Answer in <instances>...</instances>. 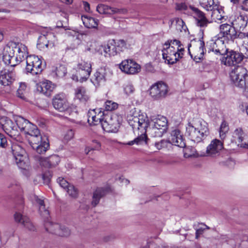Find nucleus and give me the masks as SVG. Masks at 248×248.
I'll list each match as a JSON object with an SVG mask.
<instances>
[{"label":"nucleus","instance_id":"obj_1","mask_svg":"<svg viewBox=\"0 0 248 248\" xmlns=\"http://www.w3.org/2000/svg\"><path fill=\"white\" fill-rule=\"evenodd\" d=\"M129 124L132 127L134 132L139 136L133 140L126 143L128 145L134 144L140 145L146 143V133L147 132L153 137H161L168 129V120L165 116L157 115L151 119V127L149 126V121L146 115L137 112L129 114L127 116Z\"/></svg>","mask_w":248,"mask_h":248},{"label":"nucleus","instance_id":"obj_2","mask_svg":"<svg viewBox=\"0 0 248 248\" xmlns=\"http://www.w3.org/2000/svg\"><path fill=\"white\" fill-rule=\"evenodd\" d=\"M121 117L112 113H105L102 108L90 110L88 113V122L91 124L101 123L103 129L107 132H117L120 127Z\"/></svg>","mask_w":248,"mask_h":248},{"label":"nucleus","instance_id":"obj_3","mask_svg":"<svg viewBox=\"0 0 248 248\" xmlns=\"http://www.w3.org/2000/svg\"><path fill=\"white\" fill-rule=\"evenodd\" d=\"M27 53L25 45L10 42L3 48L2 60L6 65L13 67L20 63Z\"/></svg>","mask_w":248,"mask_h":248},{"label":"nucleus","instance_id":"obj_4","mask_svg":"<svg viewBox=\"0 0 248 248\" xmlns=\"http://www.w3.org/2000/svg\"><path fill=\"white\" fill-rule=\"evenodd\" d=\"M209 133L207 123L200 118H194L186 126V135L194 142H201Z\"/></svg>","mask_w":248,"mask_h":248},{"label":"nucleus","instance_id":"obj_5","mask_svg":"<svg viewBox=\"0 0 248 248\" xmlns=\"http://www.w3.org/2000/svg\"><path fill=\"white\" fill-rule=\"evenodd\" d=\"M230 78L233 85L240 89H244L248 84V72L242 66H237L231 71Z\"/></svg>","mask_w":248,"mask_h":248},{"label":"nucleus","instance_id":"obj_6","mask_svg":"<svg viewBox=\"0 0 248 248\" xmlns=\"http://www.w3.org/2000/svg\"><path fill=\"white\" fill-rule=\"evenodd\" d=\"M180 41L178 40H169L163 46L162 49V56L165 62L168 64H173L178 61L177 51L174 45H178Z\"/></svg>","mask_w":248,"mask_h":248},{"label":"nucleus","instance_id":"obj_7","mask_svg":"<svg viewBox=\"0 0 248 248\" xmlns=\"http://www.w3.org/2000/svg\"><path fill=\"white\" fill-rule=\"evenodd\" d=\"M29 142L32 148L38 154L45 153L49 146L47 140L43 138L39 131L38 134H34L28 138Z\"/></svg>","mask_w":248,"mask_h":248},{"label":"nucleus","instance_id":"obj_8","mask_svg":"<svg viewBox=\"0 0 248 248\" xmlns=\"http://www.w3.org/2000/svg\"><path fill=\"white\" fill-rule=\"evenodd\" d=\"M14 120L16 123L17 129L19 128L21 131H24V132L28 134L30 137L34 134H39V130L37 126L23 117L20 116H16L15 117Z\"/></svg>","mask_w":248,"mask_h":248},{"label":"nucleus","instance_id":"obj_9","mask_svg":"<svg viewBox=\"0 0 248 248\" xmlns=\"http://www.w3.org/2000/svg\"><path fill=\"white\" fill-rule=\"evenodd\" d=\"M219 35L227 41L233 42L237 38H242L244 33H237L234 26L232 25L225 23L220 25Z\"/></svg>","mask_w":248,"mask_h":248},{"label":"nucleus","instance_id":"obj_10","mask_svg":"<svg viewBox=\"0 0 248 248\" xmlns=\"http://www.w3.org/2000/svg\"><path fill=\"white\" fill-rule=\"evenodd\" d=\"M42 60L38 56L31 55L26 57L27 72L30 73L32 75L40 74L42 70Z\"/></svg>","mask_w":248,"mask_h":248},{"label":"nucleus","instance_id":"obj_11","mask_svg":"<svg viewBox=\"0 0 248 248\" xmlns=\"http://www.w3.org/2000/svg\"><path fill=\"white\" fill-rule=\"evenodd\" d=\"M169 91L168 85L162 81H158L152 85L150 88V94L154 99H159L166 97Z\"/></svg>","mask_w":248,"mask_h":248},{"label":"nucleus","instance_id":"obj_12","mask_svg":"<svg viewBox=\"0 0 248 248\" xmlns=\"http://www.w3.org/2000/svg\"><path fill=\"white\" fill-rule=\"evenodd\" d=\"M52 104L56 109L70 114L71 108L64 94L56 95L53 99Z\"/></svg>","mask_w":248,"mask_h":248},{"label":"nucleus","instance_id":"obj_13","mask_svg":"<svg viewBox=\"0 0 248 248\" xmlns=\"http://www.w3.org/2000/svg\"><path fill=\"white\" fill-rule=\"evenodd\" d=\"M191 45L189 44L188 46V51L191 57L193 58V59L196 62H199L203 57L204 53L206 51L205 48V44L202 40L199 39L195 42L193 47L192 49V51L190 49Z\"/></svg>","mask_w":248,"mask_h":248},{"label":"nucleus","instance_id":"obj_14","mask_svg":"<svg viewBox=\"0 0 248 248\" xmlns=\"http://www.w3.org/2000/svg\"><path fill=\"white\" fill-rule=\"evenodd\" d=\"M224 56L221 59L222 64L226 66L235 65L243 60L244 55L232 50H228Z\"/></svg>","mask_w":248,"mask_h":248},{"label":"nucleus","instance_id":"obj_15","mask_svg":"<svg viewBox=\"0 0 248 248\" xmlns=\"http://www.w3.org/2000/svg\"><path fill=\"white\" fill-rule=\"evenodd\" d=\"M80 75V82L86 81L92 72V65L90 62L81 60L79 61L75 68Z\"/></svg>","mask_w":248,"mask_h":248},{"label":"nucleus","instance_id":"obj_16","mask_svg":"<svg viewBox=\"0 0 248 248\" xmlns=\"http://www.w3.org/2000/svg\"><path fill=\"white\" fill-rule=\"evenodd\" d=\"M223 149V142L219 140L214 139L206 147V156L216 157L219 155L220 152Z\"/></svg>","mask_w":248,"mask_h":248},{"label":"nucleus","instance_id":"obj_17","mask_svg":"<svg viewBox=\"0 0 248 248\" xmlns=\"http://www.w3.org/2000/svg\"><path fill=\"white\" fill-rule=\"evenodd\" d=\"M0 125L5 132L11 137L18 134L17 126L11 120L6 117L0 118Z\"/></svg>","mask_w":248,"mask_h":248},{"label":"nucleus","instance_id":"obj_18","mask_svg":"<svg viewBox=\"0 0 248 248\" xmlns=\"http://www.w3.org/2000/svg\"><path fill=\"white\" fill-rule=\"evenodd\" d=\"M120 69L127 74H135L140 71V66L132 60L123 61L120 64Z\"/></svg>","mask_w":248,"mask_h":248},{"label":"nucleus","instance_id":"obj_19","mask_svg":"<svg viewBox=\"0 0 248 248\" xmlns=\"http://www.w3.org/2000/svg\"><path fill=\"white\" fill-rule=\"evenodd\" d=\"M189 8L193 12L192 14L196 21V25L201 28L207 27L210 23V21L207 19L204 13L192 6H190Z\"/></svg>","mask_w":248,"mask_h":248},{"label":"nucleus","instance_id":"obj_20","mask_svg":"<svg viewBox=\"0 0 248 248\" xmlns=\"http://www.w3.org/2000/svg\"><path fill=\"white\" fill-rule=\"evenodd\" d=\"M210 44L212 47L210 51L217 55H224L229 50L226 48L224 41L222 40V38H218L215 41H211Z\"/></svg>","mask_w":248,"mask_h":248},{"label":"nucleus","instance_id":"obj_21","mask_svg":"<svg viewBox=\"0 0 248 248\" xmlns=\"http://www.w3.org/2000/svg\"><path fill=\"white\" fill-rule=\"evenodd\" d=\"M38 160L40 165L46 168L54 167L60 162V157L56 155L47 157H39Z\"/></svg>","mask_w":248,"mask_h":248},{"label":"nucleus","instance_id":"obj_22","mask_svg":"<svg viewBox=\"0 0 248 248\" xmlns=\"http://www.w3.org/2000/svg\"><path fill=\"white\" fill-rule=\"evenodd\" d=\"M170 144L183 148L185 146V143L183 138L181 131L178 129L171 131L170 136L169 138Z\"/></svg>","mask_w":248,"mask_h":248},{"label":"nucleus","instance_id":"obj_23","mask_svg":"<svg viewBox=\"0 0 248 248\" xmlns=\"http://www.w3.org/2000/svg\"><path fill=\"white\" fill-rule=\"evenodd\" d=\"M248 18L246 15L240 14L236 16L232 20V24L240 31H244L248 24Z\"/></svg>","mask_w":248,"mask_h":248},{"label":"nucleus","instance_id":"obj_24","mask_svg":"<svg viewBox=\"0 0 248 248\" xmlns=\"http://www.w3.org/2000/svg\"><path fill=\"white\" fill-rule=\"evenodd\" d=\"M15 80V74L12 72H1L0 74V84L3 86L11 85Z\"/></svg>","mask_w":248,"mask_h":248},{"label":"nucleus","instance_id":"obj_25","mask_svg":"<svg viewBox=\"0 0 248 248\" xmlns=\"http://www.w3.org/2000/svg\"><path fill=\"white\" fill-rule=\"evenodd\" d=\"M31 200L33 202H36L39 205V211L41 216L47 218L49 215V211L46 208L44 200L39 198L35 195L31 196Z\"/></svg>","mask_w":248,"mask_h":248},{"label":"nucleus","instance_id":"obj_26","mask_svg":"<svg viewBox=\"0 0 248 248\" xmlns=\"http://www.w3.org/2000/svg\"><path fill=\"white\" fill-rule=\"evenodd\" d=\"M106 70L101 68L98 69L94 75L93 82L94 85H100L103 84L106 81Z\"/></svg>","mask_w":248,"mask_h":248},{"label":"nucleus","instance_id":"obj_27","mask_svg":"<svg viewBox=\"0 0 248 248\" xmlns=\"http://www.w3.org/2000/svg\"><path fill=\"white\" fill-rule=\"evenodd\" d=\"M75 97L82 103H85L89 99V96L84 87L80 86L75 90Z\"/></svg>","mask_w":248,"mask_h":248},{"label":"nucleus","instance_id":"obj_28","mask_svg":"<svg viewBox=\"0 0 248 248\" xmlns=\"http://www.w3.org/2000/svg\"><path fill=\"white\" fill-rule=\"evenodd\" d=\"M40 92L46 96H49L55 88V85L48 80H45L40 83Z\"/></svg>","mask_w":248,"mask_h":248},{"label":"nucleus","instance_id":"obj_29","mask_svg":"<svg viewBox=\"0 0 248 248\" xmlns=\"http://www.w3.org/2000/svg\"><path fill=\"white\" fill-rule=\"evenodd\" d=\"M15 159L19 168L25 170H29V159L26 152H25V154L15 158Z\"/></svg>","mask_w":248,"mask_h":248},{"label":"nucleus","instance_id":"obj_30","mask_svg":"<svg viewBox=\"0 0 248 248\" xmlns=\"http://www.w3.org/2000/svg\"><path fill=\"white\" fill-rule=\"evenodd\" d=\"M118 54V53L115 45V40L111 39L108 40L106 44V48H105V56H114Z\"/></svg>","mask_w":248,"mask_h":248},{"label":"nucleus","instance_id":"obj_31","mask_svg":"<svg viewBox=\"0 0 248 248\" xmlns=\"http://www.w3.org/2000/svg\"><path fill=\"white\" fill-rule=\"evenodd\" d=\"M81 19L83 24L87 28H96L98 25V20L93 17L83 16Z\"/></svg>","mask_w":248,"mask_h":248},{"label":"nucleus","instance_id":"obj_32","mask_svg":"<svg viewBox=\"0 0 248 248\" xmlns=\"http://www.w3.org/2000/svg\"><path fill=\"white\" fill-rule=\"evenodd\" d=\"M212 17L214 19L217 21H222L224 19V12L222 7L217 5V7H215L212 10Z\"/></svg>","mask_w":248,"mask_h":248},{"label":"nucleus","instance_id":"obj_33","mask_svg":"<svg viewBox=\"0 0 248 248\" xmlns=\"http://www.w3.org/2000/svg\"><path fill=\"white\" fill-rule=\"evenodd\" d=\"M245 136V134L242 128L240 127L237 128L232 133V140L238 144L243 141Z\"/></svg>","mask_w":248,"mask_h":248},{"label":"nucleus","instance_id":"obj_34","mask_svg":"<svg viewBox=\"0 0 248 248\" xmlns=\"http://www.w3.org/2000/svg\"><path fill=\"white\" fill-rule=\"evenodd\" d=\"M105 194V190L102 188H98L95 190L93 193V200L92 201V205L93 206H96L100 200V199Z\"/></svg>","mask_w":248,"mask_h":248},{"label":"nucleus","instance_id":"obj_35","mask_svg":"<svg viewBox=\"0 0 248 248\" xmlns=\"http://www.w3.org/2000/svg\"><path fill=\"white\" fill-rule=\"evenodd\" d=\"M105 48H106V44L104 45H99L94 42L92 44L91 47L88 48V50L92 52H97L99 54L105 56Z\"/></svg>","mask_w":248,"mask_h":248},{"label":"nucleus","instance_id":"obj_36","mask_svg":"<svg viewBox=\"0 0 248 248\" xmlns=\"http://www.w3.org/2000/svg\"><path fill=\"white\" fill-rule=\"evenodd\" d=\"M200 5L207 11H212L217 7L214 0H199Z\"/></svg>","mask_w":248,"mask_h":248},{"label":"nucleus","instance_id":"obj_37","mask_svg":"<svg viewBox=\"0 0 248 248\" xmlns=\"http://www.w3.org/2000/svg\"><path fill=\"white\" fill-rule=\"evenodd\" d=\"M96 11L100 14L113 15V7L100 4L97 5Z\"/></svg>","mask_w":248,"mask_h":248},{"label":"nucleus","instance_id":"obj_38","mask_svg":"<svg viewBox=\"0 0 248 248\" xmlns=\"http://www.w3.org/2000/svg\"><path fill=\"white\" fill-rule=\"evenodd\" d=\"M56 75L59 78L64 77L67 73V69L65 65L62 64L57 65L53 70Z\"/></svg>","mask_w":248,"mask_h":248},{"label":"nucleus","instance_id":"obj_39","mask_svg":"<svg viewBox=\"0 0 248 248\" xmlns=\"http://www.w3.org/2000/svg\"><path fill=\"white\" fill-rule=\"evenodd\" d=\"M11 148L14 158L22 155V154H25V152H26L25 150L18 144H13Z\"/></svg>","mask_w":248,"mask_h":248},{"label":"nucleus","instance_id":"obj_40","mask_svg":"<svg viewBox=\"0 0 248 248\" xmlns=\"http://www.w3.org/2000/svg\"><path fill=\"white\" fill-rule=\"evenodd\" d=\"M229 127L228 124L225 121L222 122L219 130V137L221 140H224L226 137V134L229 131Z\"/></svg>","mask_w":248,"mask_h":248},{"label":"nucleus","instance_id":"obj_41","mask_svg":"<svg viewBox=\"0 0 248 248\" xmlns=\"http://www.w3.org/2000/svg\"><path fill=\"white\" fill-rule=\"evenodd\" d=\"M61 226L58 223L48 222L46 224L45 227L47 232L57 235V230H59Z\"/></svg>","mask_w":248,"mask_h":248},{"label":"nucleus","instance_id":"obj_42","mask_svg":"<svg viewBox=\"0 0 248 248\" xmlns=\"http://www.w3.org/2000/svg\"><path fill=\"white\" fill-rule=\"evenodd\" d=\"M27 85L25 83L21 82L17 91V96L22 99H26Z\"/></svg>","mask_w":248,"mask_h":248},{"label":"nucleus","instance_id":"obj_43","mask_svg":"<svg viewBox=\"0 0 248 248\" xmlns=\"http://www.w3.org/2000/svg\"><path fill=\"white\" fill-rule=\"evenodd\" d=\"M115 45L118 54L127 48V44L123 39L115 40Z\"/></svg>","mask_w":248,"mask_h":248},{"label":"nucleus","instance_id":"obj_44","mask_svg":"<svg viewBox=\"0 0 248 248\" xmlns=\"http://www.w3.org/2000/svg\"><path fill=\"white\" fill-rule=\"evenodd\" d=\"M70 230L64 225H61L59 230H57V235L61 236L67 237L70 235Z\"/></svg>","mask_w":248,"mask_h":248},{"label":"nucleus","instance_id":"obj_45","mask_svg":"<svg viewBox=\"0 0 248 248\" xmlns=\"http://www.w3.org/2000/svg\"><path fill=\"white\" fill-rule=\"evenodd\" d=\"M37 46L40 48H43L45 47L47 48L48 47V41L47 40V37L45 35H41L39 37Z\"/></svg>","mask_w":248,"mask_h":248},{"label":"nucleus","instance_id":"obj_46","mask_svg":"<svg viewBox=\"0 0 248 248\" xmlns=\"http://www.w3.org/2000/svg\"><path fill=\"white\" fill-rule=\"evenodd\" d=\"M242 38H243V40L240 49L242 52L245 55V57L248 58V38L244 36Z\"/></svg>","mask_w":248,"mask_h":248},{"label":"nucleus","instance_id":"obj_47","mask_svg":"<svg viewBox=\"0 0 248 248\" xmlns=\"http://www.w3.org/2000/svg\"><path fill=\"white\" fill-rule=\"evenodd\" d=\"M124 91L127 95L133 94L135 92V88L131 83H127L124 85Z\"/></svg>","mask_w":248,"mask_h":248},{"label":"nucleus","instance_id":"obj_48","mask_svg":"<svg viewBox=\"0 0 248 248\" xmlns=\"http://www.w3.org/2000/svg\"><path fill=\"white\" fill-rule=\"evenodd\" d=\"M16 222H19L21 224H24L25 222L28 220V217L23 216L19 213L16 212L14 216Z\"/></svg>","mask_w":248,"mask_h":248},{"label":"nucleus","instance_id":"obj_49","mask_svg":"<svg viewBox=\"0 0 248 248\" xmlns=\"http://www.w3.org/2000/svg\"><path fill=\"white\" fill-rule=\"evenodd\" d=\"M104 107L106 111H112L117 108L118 105L115 102L108 100L105 102Z\"/></svg>","mask_w":248,"mask_h":248},{"label":"nucleus","instance_id":"obj_50","mask_svg":"<svg viewBox=\"0 0 248 248\" xmlns=\"http://www.w3.org/2000/svg\"><path fill=\"white\" fill-rule=\"evenodd\" d=\"M170 144L169 140H162L159 142H157L155 143V146L158 150H161L168 147V145Z\"/></svg>","mask_w":248,"mask_h":248},{"label":"nucleus","instance_id":"obj_51","mask_svg":"<svg viewBox=\"0 0 248 248\" xmlns=\"http://www.w3.org/2000/svg\"><path fill=\"white\" fill-rule=\"evenodd\" d=\"M174 46H175V50L177 51V57L178 61L183 57L185 49L180 42L178 45H174Z\"/></svg>","mask_w":248,"mask_h":248},{"label":"nucleus","instance_id":"obj_52","mask_svg":"<svg viewBox=\"0 0 248 248\" xmlns=\"http://www.w3.org/2000/svg\"><path fill=\"white\" fill-rule=\"evenodd\" d=\"M67 192L70 197L74 198H76L78 194V190L72 185H70V186H68Z\"/></svg>","mask_w":248,"mask_h":248},{"label":"nucleus","instance_id":"obj_53","mask_svg":"<svg viewBox=\"0 0 248 248\" xmlns=\"http://www.w3.org/2000/svg\"><path fill=\"white\" fill-rule=\"evenodd\" d=\"M57 182L59 184L60 186L64 189H67L68 186H70L69 183L62 177L58 178Z\"/></svg>","mask_w":248,"mask_h":248},{"label":"nucleus","instance_id":"obj_54","mask_svg":"<svg viewBox=\"0 0 248 248\" xmlns=\"http://www.w3.org/2000/svg\"><path fill=\"white\" fill-rule=\"evenodd\" d=\"M8 145L6 138L2 134L0 133V147L5 148Z\"/></svg>","mask_w":248,"mask_h":248},{"label":"nucleus","instance_id":"obj_55","mask_svg":"<svg viewBox=\"0 0 248 248\" xmlns=\"http://www.w3.org/2000/svg\"><path fill=\"white\" fill-rule=\"evenodd\" d=\"M74 136V132L72 129L67 130L64 135L65 140L68 141L72 139Z\"/></svg>","mask_w":248,"mask_h":248},{"label":"nucleus","instance_id":"obj_56","mask_svg":"<svg viewBox=\"0 0 248 248\" xmlns=\"http://www.w3.org/2000/svg\"><path fill=\"white\" fill-rule=\"evenodd\" d=\"M93 142L96 143L95 146L93 148H90L89 147H87L85 149V152L86 154H88L91 150H97V149H99L100 148V143L99 142H98L97 140H93Z\"/></svg>","mask_w":248,"mask_h":248},{"label":"nucleus","instance_id":"obj_57","mask_svg":"<svg viewBox=\"0 0 248 248\" xmlns=\"http://www.w3.org/2000/svg\"><path fill=\"white\" fill-rule=\"evenodd\" d=\"M190 149L189 148H186L184 150V156L185 158H189L194 155V151H191V153H189Z\"/></svg>","mask_w":248,"mask_h":248},{"label":"nucleus","instance_id":"obj_58","mask_svg":"<svg viewBox=\"0 0 248 248\" xmlns=\"http://www.w3.org/2000/svg\"><path fill=\"white\" fill-rule=\"evenodd\" d=\"M127 13V10L125 8H116L113 7V15L116 14H125Z\"/></svg>","mask_w":248,"mask_h":248},{"label":"nucleus","instance_id":"obj_59","mask_svg":"<svg viewBox=\"0 0 248 248\" xmlns=\"http://www.w3.org/2000/svg\"><path fill=\"white\" fill-rule=\"evenodd\" d=\"M24 225L27 229L31 231H33L34 229V227L32 223L30 221L29 218H28V220L27 222H25L24 224H22Z\"/></svg>","mask_w":248,"mask_h":248},{"label":"nucleus","instance_id":"obj_60","mask_svg":"<svg viewBox=\"0 0 248 248\" xmlns=\"http://www.w3.org/2000/svg\"><path fill=\"white\" fill-rule=\"evenodd\" d=\"M240 8L245 11L248 12V0H243L240 5Z\"/></svg>","mask_w":248,"mask_h":248},{"label":"nucleus","instance_id":"obj_61","mask_svg":"<svg viewBox=\"0 0 248 248\" xmlns=\"http://www.w3.org/2000/svg\"><path fill=\"white\" fill-rule=\"evenodd\" d=\"M177 8L179 10H186L187 9V7L185 3H181L177 5Z\"/></svg>","mask_w":248,"mask_h":248},{"label":"nucleus","instance_id":"obj_62","mask_svg":"<svg viewBox=\"0 0 248 248\" xmlns=\"http://www.w3.org/2000/svg\"><path fill=\"white\" fill-rule=\"evenodd\" d=\"M83 5L84 10L88 12H89L90 11V6L89 3L85 1H83Z\"/></svg>","mask_w":248,"mask_h":248},{"label":"nucleus","instance_id":"obj_63","mask_svg":"<svg viewBox=\"0 0 248 248\" xmlns=\"http://www.w3.org/2000/svg\"><path fill=\"white\" fill-rule=\"evenodd\" d=\"M203 229L202 228H199L197 230L196 232V238L198 239L201 235L203 233Z\"/></svg>","mask_w":248,"mask_h":248},{"label":"nucleus","instance_id":"obj_64","mask_svg":"<svg viewBox=\"0 0 248 248\" xmlns=\"http://www.w3.org/2000/svg\"><path fill=\"white\" fill-rule=\"evenodd\" d=\"M238 146L244 149H248V142H240L238 144Z\"/></svg>","mask_w":248,"mask_h":248}]
</instances>
